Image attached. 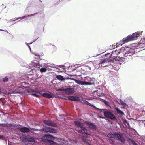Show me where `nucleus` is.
<instances>
[{
	"instance_id": "obj_1",
	"label": "nucleus",
	"mask_w": 145,
	"mask_h": 145,
	"mask_svg": "<svg viewBox=\"0 0 145 145\" xmlns=\"http://www.w3.org/2000/svg\"><path fill=\"white\" fill-rule=\"evenodd\" d=\"M93 107L96 109L97 111H101V112H103L104 116L106 118H109L111 120H115L116 119L115 116L110 111L106 110L104 111L105 109H101L98 108L93 105H92Z\"/></svg>"
},
{
	"instance_id": "obj_2",
	"label": "nucleus",
	"mask_w": 145,
	"mask_h": 145,
	"mask_svg": "<svg viewBox=\"0 0 145 145\" xmlns=\"http://www.w3.org/2000/svg\"><path fill=\"white\" fill-rule=\"evenodd\" d=\"M142 31L137 32L133 33L132 35H129L123 38V40L125 42H128L129 41H132L136 40L137 37L141 35Z\"/></svg>"
},
{
	"instance_id": "obj_3",
	"label": "nucleus",
	"mask_w": 145,
	"mask_h": 145,
	"mask_svg": "<svg viewBox=\"0 0 145 145\" xmlns=\"http://www.w3.org/2000/svg\"><path fill=\"white\" fill-rule=\"evenodd\" d=\"M108 137L112 138L114 139L118 138L119 140L121 141L122 143H124L125 140L122 135L118 133L114 134L109 133L107 135Z\"/></svg>"
},
{
	"instance_id": "obj_4",
	"label": "nucleus",
	"mask_w": 145,
	"mask_h": 145,
	"mask_svg": "<svg viewBox=\"0 0 145 145\" xmlns=\"http://www.w3.org/2000/svg\"><path fill=\"white\" fill-rule=\"evenodd\" d=\"M20 140L22 142H35L34 138L29 135H24L20 137Z\"/></svg>"
},
{
	"instance_id": "obj_5",
	"label": "nucleus",
	"mask_w": 145,
	"mask_h": 145,
	"mask_svg": "<svg viewBox=\"0 0 145 145\" xmlns=\"http://www.w3.org/2000/svg\"><path fill=\"white\" fill-rule=\"evenodd\" d=\"M125 58L124 57H114L112 59L111 62H114L115 64L121 65L124 61Z\"/></svg>"
},
{
	"instance_id": "obj_6",
	"label": "nucleus",
	"mask_w": 145,
	"mask_h": 145,
	"mask_svg": "<svg viewBox=\"0 0 145 145\" xmlns=\"http://www.w3.org/2000/svg\"><path fill=\"white\" fill-rule=\"evenodd\" d=\"M55 137L50 134H46L41 138L42 141L46 143L49 139L54 140Z\"/></svg>"
},
{
	"instance_id": "obj_7",
	"label": "nucleus",
	"mask_w": 145,
	"mask_h": 145,
	"mask_svg": "<svg viewBox=\"0 0 145 145\" xmlns=\"http://www.w3.org/2000/svg\"><path fill=\"white\" fill-rule=\"evenodd\" d=\"M110 56H109V58H106L103 61L99 62V66H100V64H105V65H103L104 67H108V65L107 64V63H109L110 62H111V60H112V57H110Z\"/></svg>"
},
{
	"instance_id": "obj_8",
	"label": "nucleus",
	"mask_w": 145,
	"mask_h": 145,
	"mask_svg": "<svg viewBox=\"0 0 145 145\" xmlns=\"http://www.w3.org/2000/svg\"><path fill=\"white\" fill-rule=\"evenodd\" d=\"M66 79H71V80H73L75 82L80 85H86L87 84H91L90 83H88L86 82H85V81L83 80V81H81L79 80L75 79L73 78H66Z\"/></svg>"
},
{
	"instance_id": "obj_9",
	"label": "nucleus",
	"mask_w": 145,
	"mask_h": 145,
	"mask_svg": "<svg viewBox=\"0 0 145 145\" xmlns=\"http://www.w3.org/2000/svg\"><path fill=\"white\" fill-rule=\"evenodd\" d=\"M43 122L45 124L52 127H56L57 126V125L56 123L50 120H44Z\"/></svg>"
},
{
	"instance_id": "obj_10",
	"label": "nucleus",
	"mask_w": 145,
	"mask_h": 145,
	"mask_svg": "<svg viewBox=\"0 0 145 145\" xmlns=\"http://www.w3.org/2000/svg\"><path fill=\"white\" fill-rule=\"evenodd\" d=\"M95 79L93 78H91L89 77H85L84 78L83 80L85 81V82H86L88 83L91 84H87V85H93L94 84V81L95 80Z\"/></svg>"
},
{
	"instance_id": "obj_11",
	"label": "nucleus",
	"mask_w": 145,
	"mask_h": 145,
	"mask_svg": "<svg viewBox=\"0 0 145 145\" xmlns=\"http://www.w3.org/2000/svg\"><path fill=\"white\" fill-rule=\"evenodd\" d=\"M43 129L45 131L47 132L54 133H56L57 132V131L56 129L44 126Z\"/></svg>"
},
{
	"instance_id": "obj_12",
	"label": "nucleus",
	"mask_w": 145,
	"mask_h": 145,
	"mask_svg": "<svg viewBox=\"0 0 145 145\" xmlns=\"http://www.w3.org/2000/svg\"><path fill=\"white\" fill-rule=\"evenodd\" d=\"M78 131L79 133L82 134H85L89 135H90L91 134V132L84 127L82 129H81L78 130Z\"/></svg>"
},
{
	"instance_id": "obj_13",
	"label": "nucleus",
	"mask_w": 145,
	"mask_h": 145,
	"mask_svg": "<svg viewBox=\"0 0 145 145\" xmlns=\"http://www.w3.org/2000/svg\"><path fill=\"white\" fill-rule=\"evenodd\" d=\"M78 131L79 133L82 134H85L89 135H90L91 134V132L84 127L82 129H81L78 130Z\"/></svg>"
},
{
	"instance_id": "obj_14",
	"label": "nucleus",
	"mask_w": 145,
	"mask_h": 145,
	"mask_svg": "<svg viewBox=\"0 0 145 145\" xmlns=\"http://www.w3.org/2000/svg\"><path fill=\"white\" fill-rule=\"evenodd\" d=\"M63 91L65 92L67 95H70L74 92V89L72 88H67L63 89Z\"/></svg>"
},
{
	"instance_id": "obj_15",
	"label": "nucleus",
	"mask_w": 145,
	"mask_h": 145,
	"mask_svg": "<svg viewBox=\"0 0 145 145\" xmlns=\"http://www.w3.org/2000/svg\"><path fill=\"white\" fill-rule=\"evenodd\" d=\"M84 122L87 125L88 127V128L91 129H96V126L95 125L91 123L90 122L88 121H85Z\"/></svg>"
},
{
	"instance_id": "obj_16",
	"label": "nucleus",
	"mask_w": 145,
	"mask_h": 145,
	"mask_svg": "<svg viewBox=\"0 0 145 145\" xmlns=\"http://www.w3.org/2000/svg\"><path fill=\"white\" fill-rule=\"evenodd\" d=\"M67 98L69 100L73 101H80V99L78 96H68Z\"/></svg>"
},
{
	"instance_id": "obj_17",
	"label": "nucleus",
	"mask_w": 145,
	"mask_h": 145,
	"mask_svg": "<svg viewBox=\"0 0 145 145\" xmlns=\"http://www.w3.org/2000/svg\"><path fill=\"white\" fill-rule=\"evenodd\" d=\"M34 67L39 68L42 67V65L39 64L36 60H35L31 61L30 64Z\"/></svg>"
},
{
	"instance_id": "obj_18",
	"label": "nucleus",
	"mask_w": 145,
	"mask_h": 145,
	"mask_svg": "<svg viewBox=\"0 0 145 145\" xmlns=\"http://www.w3.org/2000/svg\"><path fill=\"white\" fill-rule=\"evenodd\" d=\"M30 94L32 95L33 96L36 97H39V96L37 94L38 93V91L35 89H32L29 92Z\"/></svg>"
},
{
	"instance_id": "obj_19",
	"label": "nucleus",
	"mask_w": 145,
	"mask_h": 145,
	"mask_svg": "<svg viewBox=\"0 0 145 145\" xmlns=\"http://www.w3.org/2000/svg\"><path fill=\"white\" fill-rule=\"evenodd\" d=\"M19 129L21 132L23 133H28L30 131L29 129L26 127L20 128Z\"/></svg>"
},
{
	"instance_id": "obj_20",
	"label": "nucleus",
	"mask_w": 145,
	"mask_h": 145,
	"mask_svg": "<svg viewBox=\"0 0 145 145\" xmlns=\"http://www.w3.org/2000/svg\"><path fill=\"white\" fill-rule=\"evenodd\" d=\"M44 95V97L48 98H53L54 96L53 94L50 92H49V93H45Z\"/></svg>"
},
{
	"instance_id": "obj_21",
	"label": "nucleus",
	"mask_w": 145,
	"mask_h": 145,
	"mask_svg": "<svg viewBox=\"0 0 145 145\" xmlns=\"http://www.w3.org/2000/svg\"><path fill=\"white\" fill-rule=\"evenodd\" d=\"M74 123L75 125L80 127L82 129L84 127L83 123L78 121H75Z\"/></svg>"
},
{
	"instance_id": "obj_22",
	"label": "nucleus",
	"mask_w": 145,
	"mask_h": 145,
	"mask_svg": "<svg viewBox=\"0 0 145 145\" xmlns=\"http://www.w3.org/2000/svg\"><path fill=\"white\" fill-rule=\"evenodd\" d=\"M37 14V13H35L33 14H31L30 15H28L27 16H24L22 17H21L18 18L16 20H14V21H16V20H18L19 19H20L22 20V19H24V18H25L27 17H31L35 15H36Z\"/></svg>"
},
{
	"instance_id": "obj_23",
	"label": "nucleus",
	"mask_w": 145,
	"mask_h": 145,
	"mask_svg": "<svg viewBox=\"0 0 145 145\" xmlns=\"http://www.w3.org/2000/svg\"><path fill=\"white\" fill-rule=\"evenodd\" d=\"M56 77L57 79L61 81H64L65 79L63 76L61 75H57Z\"/></svg>"
},
{
	"instance_id": "obj_24",
	"label": "nucleus",
	"mask_w": 145,
	"mask_h": 145,
	"mask_svg": "<svg viewBox=\"0 0 145 145\" xmlns=\"http://www.w3.org/2000/svg\"><path fill=\"white\" fill-rule=\"evenodd\" d=\"M132 50V49H130L128 50L127 52L128 53H127V56H129L130 57L131 55H133L135 53V51L133 50V51H131Z\"/></svg>"
},
{
	"instance_id": "obj_25",
	"label": "nucleus",
	"mask_w": 145,
	"mask_h": 145,
	"mask_svg": "<svg viewBox=\"0 0 145 145\" xmlns=\"http://www.w3.org/2000/svg\"><path fill=\"white\" fill-rule=\"evenodd\" d=\"M115 109L118 114L122 115H124V112L118 108H116Z\"/></svg>"
},
{
	"instance_id": "obj_26",
	"label": "nucleus",
	"mask_w": 145,
	"mask_h": 145,
	"mask_svg": "<svg viewBox=\"0 0 145 145\" xmlns=\"http://www.w3.org/2000/svg\"><path fill=\"white\" fill-rule=\"evenodd\" d=\"M120 50L119 49L118 50L117 49L116 50H113L112 52V53L110 55V56L111 55H118L120 52Z\"/></svg>"
},
{
	"instance_id": "obj_27",
	"label": "nucleus",
	"mask_w": 145,
	"mask_h": 145,
	"mask_svg": "<svg viewBox=\"0 0 145 145\" xmlns=\"http://www.w3.org/2000/svg\"><path fill=\"white\" fill-rule=\"evenodd\" d=\"M52 140L49 139L46 143L50 145L56 144V142L53 141Z\"/></svg>"
},
{
	"instance_id": "obj_28",
	"label": "nucleus",
	"mask_w": 145,
	"mask_h": 145,
	"mask_svg": "<svg viewBox=\"0 0 145 145\" xmlns=\"http://www.w3.org/2000/svg\"><path fill=\"white\" fill-rule=\"evenodd\" d=\"M123 38L122 39V40L120 41L119 42L117 43L116 45L118 46H121L124 43H127V42H125V41L123 40Z\"/></svg>"
},
{
	"instance_id": "obj_29",
	"label": "nucleus",
	"mask_w": 145,
	"mask_h": 145,
	"mask_svg": "<svg viewBox=\"0 0 145 145\" xmlns=\"http://www.w3.org/2000/svg\"><path fill=\"white\" fill-rule=\"evenodd\" d=\"M120 102L122 106H126L127 105L125 103L123 102V101L121 99L120 100Z\"/></svg>"
},
{
	"instance_id": "obj_30",
	"label": "nucleus",
	"mask_w": 145,
	"mask_h": 145,
	"mask_svg": "<svg viewBox=\"0 0 145 145\" xmlns=\"http://www.w3.org/2000/svg\"><path fill=\"white\" fill-rule=\"evenodd\" d=\"M123 123L124 125L126 127H127V125L129 127V124L126 120H125L123 121Z\"/></svg>"
},
{
	"instance_id": "obj_31",
	"label": "nucleus",
	"mask_w": 145,
	"mask_h": 145,
	"mask_svg": "<svg viewBox=\"0 0 145 145\" xmlns=\"http://www.w3.org/2000/svg\"><path fill=\"white\" fill-rule=\"evenodd\" d=\"M46 70L47 69L45 68H42L40 69V71L41 72H45Z\"/></svg>"
},
{
	"instance_id": "obj_32",
	"label": "nucleus",
	"mask_w": 145,
	"mask_h": 145,
	"mask_svg": "<svg viewBox=\"0 0 145 145\" xmlns=\"http://www.w3.org/2000/svg\"><path fill=\"white\" fill-rule=\"evenodd\" d=\"M35 54V55L37 56V57L36 58L37 59L40 60H41V59L40 58V55H39L38 53H35V54Z\"/></svg>"
},
{
	"instance_id": "obj_33",
	"label": "nucleus",
	"mask_w": 145,
	"mask_h": 145,
	"mask_svg": "<svg viewBox=\"0 0 145 145\" xmlns=\"http://www.w3.org/2000/svg\"><path fill=\"white\" fill-rule=\"evenodd\" d=\"M129 140L131 142L133 145H138L137 143L135 142L133 140H132L129 138Z\"/></svg>"
},
{
	"instance_id": "obj_34",
	"label": "nucleus",
	"mask_w": 145,
	"mask_h": 145,
	"mask_svg": "<svg viewBox=\"0 0 145 145\" xmlns=\"http://www.w3.org/2000/svg\"><path fill=\"white\" fill-rule=\"evenodd\" d=\"M103 102L107 106H109L110 103H109L108 102V101H106V100H104L103 101Z\"/></svg>"
},
{
	"instance_id": "obj_35",
	"label": "nucleus",
	"mask_w": 145,
	"mask_h": 145,
	"mask_svg": "<svg viewBox=\"0 0 145 145\" xmlns=\"http://www.w3.org/2000/svg\"><path fill=\"white\" fill-rule=\"evenodd\" d=\"M8 79L7 77H5L3 78V81L4 82H6L8 81Z\"/></svg>"
},
{
	"instance_id": "obj_36",
	"label": "nucleus",
	"mask_w": 145,
	"mask_h": 145,
	"mask_svg": "<svg viewBox=\"0 0 145 145\" xmlns=\"http://www.w3.org/2000/svg\"><path fill=\"white\" fill-rule=\"evenodd\" d=\"M20 91L18 90V89H17L16 90H14L13 91V93H20Z\"/></svg>"
},
{
	"instance_id": "obj_37",
	"label": "nucleus",
	"mask_w": 145,
	"mask_h": 145,
	"mask_svg": "<svg viewBox=\"0 0 145 145\" xmlns=\"http://www.w3.org/2000/svg\"><path fill=\"white\" fill-rule=\"evenodd\" d=\"M140 42H141V44H145V37L141 40Z\"/></svg>"
},
{
	"instance_id": "obj_38",
	"label": "nucleus",
	"mask_w": 145,
	"mask_h": 145,
	"mask_svg": "<svg viewBox=\"0 0 145 145\" xmlns=\"http://www.w3.org/2000/svg\"><path fill=\"white\" fill-rule=\"evenodd\" d=\"M44 93H45L43 92L42 91H40L39 92V93L43 96H44Z\"/></svg>"
},
{
	"instance_id": "obj_39",
	"label": "nucleus",
	"mask_w": 145,
	"mask_h": 145,
	"mask_svg": "<svg viewBox=\"0 0 145 145\" xmlns=\"http://www.w3.org/2000/svg\"><path fill=\"white\" fill-rule=\"evenodd\" d=\"M45 67H46V68H47L48 69H48V67H52V66H50L48 65H46V66H45Z\"/></svg>"
},
{
	"instance_id": "obj_40",
	"label": "nucleus",
	"mask_w": 145,
	"mask_h": 145,
	"mask_svg": "<svg viewBox=\"0 0 145 145\" xmlns=\"http://www.w3.org/2000/svg\"><path fill=\"white\" fill-rule=\"evenodd\" d=\"M7 125V124H0V125L3 127H6Z\"/></svg>"
},
{
	"instance_id": "obj_41",
	"label": "nucleus",
	"mask_w": 145,
	"mask_h": 145,
	"mask_svg": "<svg viewBox=\"0 0 145 145\" xmlns=\"http://www.w3.org/2000/svg\"><path fill=\"white\" fill-rule=\"evenodd\" d=\"M110 53H108V54H105V55H103V57H107V56H108V55H110Z\"/></svg>"
},
{
	"instance_id": "obj_42",
	"label": "nucleus",
	"mask_w": 145,
	"mask_h": 145,
	"mask_svg": "<svg viewBox=\"0 0 145 145\" xmlns=\"http://www.w3.org/2000/svg\"><path fill=\"white\" fill-rule=\"evenodd\" d=\"M25 82H22L21 83V85L22 86L25 85Z\"/></svg>"
},
{
	"instance_id": "obj_43",
	"label": "nucleus",
	"mask_w": 145,
	"mask_h": 145,
	"mask_svg": "<svg viewBox=\"0 0 145 145\" xmlns=\"http://www.w3.org/2000/svg\"><path fill=\"white\" fill-rule=\"evenodd\" d=\"M104 52H102L101 53L99 54H97V55L96 56H96V57H97V56H99L100 55H101Z\"/></svg>"
},
{
	"instance_id": "obj_44",
	"label": "nucleus",
	"mask_w": 145,
	"mask_h": 145,
	"mask_svg": "<svg viewBox=\"0 0 145 145\" xmlns=\"http://www.w3.org/2000/svg\"><path fill=\"white\" fill-rule=\"evenodd\" d=\"M4 138V137L2 136V135H0V139H3Z\"/></svg>"
},
{
	"instance_id": "obj_45",
	"label": "nucleus",
	"mask_w": 145,
	"mask_h": 145,
	"mask_svg": "<svg viewBox=\"0 0 145 145\" xmlns=\"http://www.w3.org/2000/svg\"><path fill=\"white\" fill-rule=\"evenodd\" d=\"M34 131H38L39 130L38 129H33Z\"/></svg>"
},
{
	"instance_id": "obj_46",
	"label": "nucleus",
	"mask_w": 145,
	"mask_h": 145,
	"mask_svg": "<svg viewBox=\"0 0 145 145\" xmlns=\"http://www.w3.org/2000/svg\"><path fill=\"white\" fill-rule=\"evenodd\" d=\"M142 112L143 113H144V114H145V111L144 110H142Z\"/></svg>"
},
{
	"instance_id": "obj_47",
	"label": "nucleus",
	"mask_w": 145,
	"mask_h": 145,
	"mask_svg": "<svg viewBox=\"0 0 145 145\" xmlns=\"http://www.w3.org/2000/svg\"><path fill=\"white\" fill-rule=\"evenodd\" d=\"M100 118L102 119H105V118L103 117H100Z\"/></svg>"
},
{
	"instance_id": "obj_48",
	"label": "nucleus",
	"mask_w": 145,
	"mask_h": 145,
	"mask_svg": "<svg viewBox=\"0 0 145 145\" xmlns=\"http://www.w3.org/2000/svg\"><path fill=\"white\" fill-rule=\"evenodd\" d=\"M109 140L110 141H111V142H113V141L111 139H110Z\"/></svg>"
},
{
	"instance_id": "obj_49",
	"label": "nucleus",
	"mask_w": 145,
	"mask_h": 145,
	"mask_svg": "<svg viewBox=\"0 0 145 145\" xmlns=\"http://www.w3.org/2000/svg\"><path fill=\"white\" fill-rule=\"evenodd\" d=\"M28 47H29V49H30V50H31V47H30V46H28Z\"/></svg>"
},
{
	"instance_id": "obj_50",
	"label": "nucleus",
	"mask_w": 145,
	"mask_h": 145,
	"mask_svg": "<svg viewBox=\"0 0 145 145\" xmlns=\"http://www.w3.org/2000/svg\"><path fill=\"white\" fill-rule=\"evenodd\" d=\"M0 30H1V31H7V30H2V29H0Z\"/></svg>"
},
{
	"instance_id": "obj_51",
	"label": "nucleus",
	"mask_w": 145,
	"mask_h": 145,
	"mask_svg": "<svg viewBox=\"0 0 145 145\" xmlns=\"http://www.w3.org/2000/svg\"><path fill=\"white\" fill-rule=\"evenodd\" d=\"M88 105H91L90 103H89L88 102Z\"/></svg>"
},
{
	"instance_id": "obj_52",
	"label": "nucleus",
	"mask_w": 145,
	"mask_h": 145,
	"mask_svg": "<svg viewBox=\"0 0 145 145\" xmlns=\"http://www.w3.org/2000/svg\"><path fill=\"white\" fill-rule=\"evenodd\" d=\"M11 20H13V21H14V20H13V19H11V20H8V21H10Z\"/></svg>"
},
{
	"instance_id": "obj_53",
	"label": "nucleus",
	"mask_w": 145,
	"mask_h": 145,
	"mask_svg": "<svg viewBox=\"0 0 145 145\" xmlns=\"http://www.w3.org/2000/svg\"><path fill=\"white\" fill-rule=\"evenodd\" d=\"M63 89H59V91H63Z\"/></svg>"
},
{
	"instance_id": "obj_54",
	"label": "nucleus",
	"mask_w": 145,
	"mask_h": 145,
	"mask_svg": "<svg viewBox=\"0 0 145 145\" xmlns=\"http://www.w3.org/2000/svg\"><path fill=\"white\" fill-rule=\"evenodd\" d=\"M8 145H11V144H10V143H8Z\"/></svg>"
},
{
	"instance_id": "obj_55",
	"label": "nucleus",
	"mask_w": 145,
	"mask_h": 145,
	"mask_svg": "<svg viewBox=\"0 0 145 145\" xmlns=\"http://www.w3.org/2000/svg\"><path fill=\"white\" fill-rule=\"evenodd\" d=\"M133 130H134V131H135V132H136V131L135 129H133Z\"/></svg>"
},
{
	"instance_id": "obj_56",
	"label": "nucleus",
	"mask_w": 145,
	"mask_h": 145,
	"mask_svg": "<svg viewBox=\"0 0 145 145\" xmlns=\"http://www.w3.org/2000/svg\"><path fill=\"white\" fill-rule=\"evenodd\" d=\"M1 89H0V94H1Z\"/></svg>"
},
{
	"instance_id": "obj_57",
	"label": "nucleus",
	"mask_w": 145,
	"mask_h": 145,
	"mask_svg": "<svg viewBox=\"0 0 145 145\" xmlns=\"http://www.w3.org/2000/svg\"><path fill=\"white\" fill-rule=\"evenodd\" d=\"M31 133H34L33 132L31 131Z\"/></svg>"
},
{
	"instance_id": "obj_58",
	"label": "nucleus",
	"mask_w": 145,
	"mask_h": 145,
	"mask_svg": "<svg viewBox=\"0 0 145 145\" xmlns=\"http://www.w3.org/2000/svg\"><path fill=\"white\" fill-rule=\"evenodd\" d=\"M26 44L27 45H28V43H26Z\"/></svg>"
},
{
	"instance_id": "obj_59",
	"label": "nucleus",
	"mask_w": 145,
	"mask_h": 145,
	"mask_svg": "<svg viewBox=\"0 0 145 145\" xmlns=\"http://www.w3.org/2000/svg\"><path fill=\"white\" fill-rule=\"evenodd\" d=\"M52 46H53V47H55V46H54V45H53Z\"/></svg>"
},
{
	"instance_id": "obj_60",
	"label": "nucleus",
	"mask_w": 145,
	"mask_h": 145,
	"mask_svg": "<svg viewBox=\"0 0 145 145\" xmlns=\"http://www.w3.org/2000/svg\"><path fill=\"white\" fill-rule=\"evenodd\" d=\"M32 43H32H30V44H31Z\"/></svg>"
},
{
	"instance_id": "obj_61",
	"label": "nucleus",
	"mask_w": 145,
	"mask_h": 145,
	"mask_svg": "<svg viewBox=\"0 0 145 145\" xmlns=\"http://www.w3.org/2000/svg\"><path fill=\"white\" fill-rule=\"evenodd\" d=\"M36 40H34V41H33V42H34V41H35Z\"/></svg>"
},
{
	"instance_id": "obj_62",
	"label": "nucleus",
	"mask_w": 145,
	"mask_h": 145,
	"mask_svg": "<svg viewBox=\"0 0 145 145\" xmlns=\"http://www.w3.org/2000/svg\"><path fill=\"white\" fill-rule=\"evenodd\" d=\"M144 121H145V120Z\"/></svg>"
},
{
	"instance_id": "obj_63",
	"label": "nucleus",
	"mask_w": 145,
	"mask_h": 145,
	"mask_svg": "<svg viewBox=\"0 0 145 145\" xmlns=\"http://www.w3.org/2000/svg\"><path fill=\"white\" fill-rule=\"evenodd\" d=\"M144 60H145V58Z\"/></svg>"
}]
</instances>
